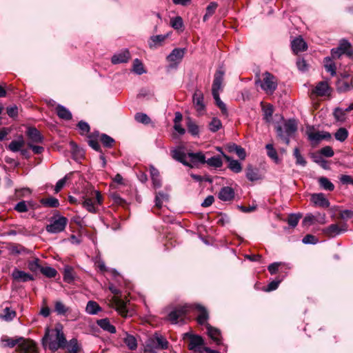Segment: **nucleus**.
I'll return each instance as SVG.
<instances>
[{
  "label": "nucleus",
  "mask_w": 353,
  "mask_h": 353,
  "mask_svg": "<svg viewBox=\"0 0 353 353\" xmlns=\"http://www.w3.org/2000/svg\"><path fill=\"white\" fill-rule=\"evenodd\" d=\"M192 100L197 112H201L205 110L204 97L201 91L196 90L193 94Z\"/></svg>",
  "instance_id": "obj_19"
},
{
  "label": "nucleus",
  "mask_w": 353,
  "mask_h": 353,
  "mask_svg": "<svg viewBox=\"0 0 353 353\" xmlns=\"http://www.w3.org/2000/svg\"><path fill=\"white\" fill-rule=\"evenodd\" d=\"M54 311L58 314L65 315L69 311V308L66 307L61 301H57L54 303Z\"/></svg>",
  "instance_id": "obj_49"
},
{
  "label": "nucleus",
  "mask_w": 353,
  "mask_h": 353,
  "mask_svg": "<svg viewBox=\"0 0 353 353\" xmlns=\"http://www.w3.org/2000/svg\"><path fill=\"white\" fill-rule=\"evenodd\" d=\"M135 120L141 123L149 124L151 122L150 118L145 113L138 112L134 116Z\"/></svg>",
  "instance_id": "obj_56"
},
{
  "label": "nucleus",
  "mask_w": 353,
  "mask_h": 353,
  "mask_svg": "<svg viewBox=\"0 0 353 353\" xmlns=\"http://www.w3.org/2000/svg\"><path fill=\"white\" fill-rule=\"evenodd\" d=\"M67 341L63 327L61 325H57L54 329H47L43 338V345L45 348H48L52 352H55L59 349L66 347Z\"/></svg>",
  "instance_id": "obj_1"
},
{
  "label": "nucleus",
  "mask_w": 353,
  "mask_h": 353,
  "mask_svg": "<svg viewBox=\"0 0 353 353\" xmlns=\"http://www.w3.org/2000/svg\"><path fill=\"white\" fill-rule=\"evenodd\" d=\"M57 116L63 120L69 121L72 118V113L68 109L61 105H58L56 108Z\"/></svg>",
  "instance_id": "obj_31"
},
{
  "label": "nucleus",
  "mask_w": 353,
  "mask_h": 353,
  "mask_svg": "<svg viewBox=\"0 0 353 353\" xmlns=\"http://www.w3.org/2000/svg\"><path fill=\"white\" fill-rule=\"evenodd\" d=\"M1 343L2 346L4 347H13L17 344L19 345V340L17 339H13L8 337H3L1 339Z\"/></svg>",
  "instance_id": "obj_58"
},
{
  "label": "nucleus",
  "mask_w": 353,
  "mask_h": 353,
  "mask_svg": "<svg viewBox=\"0 0 353 353\" xmlns=\"http://www.w3.org/2000/svg\"><path fill=\"white\" fill-rule=\"evenodd\" d=\"M246 177L250 181H255L261 179L259 170L252 165H248L246 168Z\"/></svg>",
  "instance_id": "obj_34"
},
{
  "label": "nucleus",
  "mask_w": 353,
  "mask_h": 353,
  "mask_svg": "<svg viewBox=\"0 0 353 353\" xmlns=\"http://www.w3.org/2000/svg\"><path fill=\"white\" fill-rule=\"evenodd\" d=\"M195 308L198 310L199 314L196 317L197 323L201 325H205L207 327V325H210L208 323L209 319V314L207 311L206 308L201 305H196Z\"/></svg>",
  "instance_id": "obj_17"
},
{
  "label": "nucleus",
  "mask_w": 353,
  "mask_h": 353,
  "mask_svg": "<svg viewBox=\"0 0 353 353\" xmlns=\"http://www.w3.org/2000/svg\"><path fill=\"white\" fill-rule=\"evenodd\" d=\"M224 72L218 70L214 77V81L212 86V94L216 105L220 108L223 114L227 113L225 104L221 100L219 92L222 90V84L223 81Z\"/></svg>",
  "instance_id": "obj_2"
},
{
  "label": "nucleus",
  "mask_w": 353,
  "mask_h": 353,
  "mask_svg": "<svg viewBox=\"0 0 353 353\" xmlns=\"http://www.w3.org/2000/svg\"><path fill=\"white\" fill-rule=\"evenodd\" d=\"M343 54L350 58L353 57V48L351 43L346 39H341L339 46L331 50V55L333 59H338Z\"/></svg>",
  "instance_id": "obj_6"
},
{
  "label": "nucleus",
  "mask_w": 353,
  "mask_h": 353,
  "mask_svg": "<svg viewBox=\"0 0 353 353\" xmlns=\"http://www.w3.org/2000/svg\"><path fill=\"white\" fill-rule=\"evenodd\" d=\"M99 136V133L98 132H93L88 136V145L94 150L97 152H101V146L98 142L97 137Z\"/></svg>",
  "instance_id": "obj_35"
},
{
  "label": "nucleus",
  "mask_w": 353,
  "mask_h": 353,
  "mask_svg": "<svg viewBox=\"0 0 353 353\" xmlns=\"http://www.w3.org/2000/svg\"><path fill=\"white\" fill-rule=\"evenodd\" d=\"M85 311L88 314L94 315L101 311V307L97 302L89 301L87 303Z\"/></svg>",
  "instance_id": "obj_38"
},
{
  "label": "nucleus",
  "mask_w": 353,
  "mask_h": 353,
  "mask_svg": "<svg viewBox=\"0 0 353 353\" xmlns=\"http://www.w3.org/2000/svg\"><path fill=\"white\" fill-rule=\"evenodd\" d=\"M41 272L48 278H54L57 274V271L52 267H42Z\"/></svg>",
  "instance_id": "obj_53"
},
{
  "label": "nucleus",
  "mask_w": 353,
  "mask_h": 353,
  "mask_svg": "<svg viewBox=\"0 0 353 353\" xmlns=\"http://www.w3.org/2000/svg\"><path fill=\"white\" fill-rule=\"evenodd\" d=\"M216 150L219 152H221L222 156L223 157V158L229 163L228 168L232 172H234L235 173H239V172H241L242 166H241V163L238 161L232 159L231 157H230L229 156L226 155L224 152H223L221 151V148L217 147Z\"/></svg>",
  "instance_id": "obj_18"
},
{
  "label": "nucleus",
  "mask_w": 353,
  "mask_h": 353,
  "mask_svg": "<svg viewBox=\"0 0 353 353\" xmlns=\"http://www.w3.org/2000/svg\"><path fill=\"white\" fill-rule=\"evenodd\" d=\"M26 134L32 142L37 143H42L43 138L37 128L32 127L28 128Z\"/></svg>",
  "instance_id": "obj_24"
},
{
  "label": "nucleus",
  "mask_w": 353,
  "mask_h": 353,
  "mask_svg": "<svg viewBox=\"0 0 353 353\" xmlns=\"http://www.w3.org/2000/svg\"><path fill=\"white\" fill-rule=\"evenodd\" d=\"M205 163L215 168H221L223 165V161L220 156H214L209 158L205 160Z\"/></svg>",
  "instance_id": "obj_43"
},
{
  "label": "nucleus",
  "mask_w": 353,
  "mask_h": 353,
  "mask_svg": "<svg viewBox=\"0 0 353 353\" xmlns=\"http://www.w3.org/2000/svg\"><path fill=\"white\" fill-rule=\"evenodd\" d=\"M330 90V86L327 81H320L316 85L314 92L320 97L325 96Z\"/></svg>",
  "instance_id": "obj_28"
},
{
  "label": "nucleus",
  "mask_w": 353,
  "mask_h": 353,
  "mask_svg": "<svg viewBox=\"0 0 353 353\" xmlns=\"http://www.w3.org/2000/svg\"><path fill=\"white\" fill-rule=\"evenodd\" d=\"M168 37L167 34H159L156 36H152L150 39L149 46L150 48H157L162 45L163 42Z\"/></svg>",
  "instance_id": "obj_32"
},
{
  "label": "nucleus",
  "mask_w": 353,
  "mask_h": 353,
  "mask_svg": "<svg viewBox=\"0 0 353 353\" xmlns=\"http://www.w3.org/2000/svg\"><path fill=\"white\" fill-rule=\"evenodd\" d=\"M335 139L339 141H344L348 137V132L344 128H340L334 134Z\"/></svg>",
  "instance_id": "obj_54"
},
{
  "label": "nucleus",
  "mask_w": 353,
  "mask_h": 353,
  "mask_svg": "<svg viewBox=\"0 0 353 353\" xmlns=\"http://www.w3.org/2000/svg\"><path fill=\"white\" fill-rule=\"evenodd\" d=\"M332 59V57H325L323 64L325 70L329 72L332 77H334L336 74V67Z\"/></svg>",
  "instance_id": "obj_29"
},
{
  "label": "nucleus",
  "mask_w": 353,
  "mask_h": 353,
  "mask_svg": "<svg viewBox=\"0 0 353 353\" xmlns=\"http://www.w3.org/2000/svg\"><path fill=\"white\" fill-rule=\"evenodd\" d=\"M301 217V214H290L288 219V225L292 228L296 227Z\"/></svg>",
  "instance_id": "obj_63"
},
{
  "label": "nucleus",
  "mask_w": 353,
  "mask_h": 353,
  "mask_svg": "<svg viewBox=\"0 0 353 353\" xmlns=\"http://www.w3.org/2000/svg\"><path fill=\"white\" fill-rule=\"evenodd\" d=\"M321 188L325 190L332 191L334 189V184L326 177L321 176L318 179Z\"/></svg>",
  "instance_id": "obj_41"
},
{
  "label": "nucleus",
  "mask_w": 353,
  "mask_h": 353,
  "mask_svg": "<svg viewBox=\"0 0 353 353\" xmlns=\"http://www.w3.org/2000/svg\"><path fill=\"white\" fill-rule=\"evenodd\" d=\"M217 8L218 3L216 2H210V4L206 8V12L203 17V21H208V19L214 14Z\"/></svg>",
  "instance_id": "obj_42"
},
{
  "label": "nucleus",
  "mask_w": 353,
  "mask_h": 353,
  "mask_svg": "<svg viewBox=\"0 0 353 353\" xmlns=\"http://www.w3.org/2000/svg\"><path fill=\"white\" fill-rule=\"evenodd\" d=\"M185 50L182 48H174L167 57V61L170 63L171 66L175 67L184 57Z\"/></svg>",
  "instance_id": "obj_14"
},
{
  "label": "nucleus",
  "mask_w": 353,
  "mask_h": 353,
  "mask_svg": "<svg viewBox=\"0 0 353 353\" xmlns=\"http://www.w3.org/2000/svg\"><path fill=\"white\" fill-rule=\"evenodd\" d=\"M188 338L190 340L188 344V348L190 350H193L203 345V338L196 334H192L190 332L183 334V339Z\"/></svg>",
  "instance_id": "obj_12"
},
{
  "label": "nucleus",
  "mask_w": 353,
  "mask_h": 353,
  "mask_svg": "<svg viewBox=\"0 0 353 353\" xmlns=\"http://www.w3.org/2000/svg\"><path fill=\"white\" fill-rule=\"evenodd\" d=\"M172 157L177 161L181 162L185 165L192 168V166L187 161V154L181 150L175 149L172 151Z\"/></svg>",
  "instance_id": "obj_26"
},
{
  "label": "nucleus",
  "mask_w": 353,
  "mask_h": 353,
  "mask_svg": "<svg viewBox=\"0 0 353 353\" xmlns=\"http://www.w3.org/2000/svg\"><path fill=\"white\" fill-rule=\"evenodd\" d=\"M291 48L295 54L307 50V46L305 41L301 37H297L291 42Z\"/></svg>",
  "instance_id": "obj_20"
},
{
  "label": "nucleus",
  "mask_w": 353,
  "mask_h": 353,
  "mask_svg": "<svg viewBox=\"0 0 353 353\" xmlns=\"http://www.w3.org/2000/svg\"><path fill=\"white\" fill-rule=\"evenodd\" d=\"M169 196L168 194L163 192H159L156 194L155 196V205L158 208H161L163 204V201H168Z\"/></svg>",
  "instance_id": "obj_46"
},
{
  "label": "nucleus",
  "mask_w": 353,
  "mask_h": 353,
  "mask_svg": "<svg viewBox=\"0 0 353 353\" xmlns=\"http://www.w3.org/2000/svg\"><path fill=\"white\" fill-rule=\"evenodd\" d=\"M207 332L209 337L213 340L217 345L221 344L222 337L221 331L210 325H207Z\"/></svg>",
  "instance_id": "obj_22"
},
{
  "label": "nucleus",
  "mask_w": 353,
  "mask_h": 353,
  "mask_svg": "<svg viewBox=\"0 0 353 353\" xmlns=\"http://www.w3.org/2000/svg\"><path fill=\"white\" fill-rule=\"evenodd\" d=\"M110 304L121 316L127 317L128 316L126 301L117 296H114L110 300Z\"/></svg>",
  "instance_id": "obj_10"
},
{
  "label": "nucleus",
  "mask_w": 353,
  "mask_h": 353,
  "mask_svg": "<svg viewBox=\"0 0 353 353\" xmlns=\"http://www.w3.org/2000/svg\"><path fill=\"white\" fill-rule=\"evenodd\" d=\"M41 203L46 207L50 208H57L59 205V201L54 197H49L46 199H42Z\"/></svg>",
  "instance_id": "obj_47"
},
{
  "label": "nucleus",
  "mask_w": 353,
  "mask_h": 353,
  "mask_svg": "<svg viewBox=\"0 0 353 353\" xmlns=\"http://www.w3.org/2000/svg\"><path fill=\"white\" fill-rule=\"evenodd\" d=\"M103 197L101 192L98 190H92L85 195L82 205L88 212L95 213L98 205H101Z\"/></svg>",
  "instance_id": "obj_3"
},
{
  "label": "nucleus",
  "mask_w": 353,
  "mask_h": 353,
  "mask_svg": "<svg viewBox=\"0 0 353 353\" xmlns=\"http://www.w3.org/2000/svg\"><path fill=\"white\" fill-rule=\"evenodd\" d=\"M265 148L267 149L268 156L272 159L274 162L277 163L279 161V157L277 154L276 150L274 148L272 144H267L265 145Z\"/></svg>",
  "instance_id": "obj_48"
},
{
  "label": "nucleus",
  "mask_w": 353,
  "mask_h": 353,
  "mask_svg": "<svg viewBox=\"0 0 353 353\" xmlns=\"http://www.w3.org/2000/svg\"><path fill=\"white\" fill-rule=\"evenodd\" d=\"M19 353H38L36 344L31 340H22L17 347Z\"/></svg>",
  "instance_id": "obj_13"
},
{
  "label": "nucleus",
  "mask_w": 353,
  "mask_h": 353,
  "mask_svg": "<svg viewBox=\"0 0 353 353\" xmlns=\"http://www.w3.org/2000/svg\"><path fill=\"white\" fill-rule=\"evenodd\" d=\"M293 155L296 159V165H300L303 167L306 165L307 161H305L304 157L301 154L299 149L298 148H294Z\"/></svg>",
  "instance_id": "obj_50"
},
{
  "label": "nucleus",
  "mask_w": 353,
  "mask_h": 353,
  "mask_svg": "<svg viewBox=\"0 0 353 353\" xmlns=\"http://www.w3.org/2000/svg\"><path fill=\"white\" fill-rule=\"evenodd\" d=\"M39 261V259L37 258L32 261H30L28 263L29 270L32 272H37L39 270L41 272V268H42V267L40 265Z\"/></svg>",
  "instance_id": "obj_57"
},
{
  "label": "nucleus",
  "mask_w": 353,
  "mask_h": 353,
  "mask_svg": "<svg viewBox=\"0 0 353 353\" xmlns=\"http://www.w3.org/2000/svg\"><path fill=\"white\" fill-rule=\"evenodd\" d=\"M12 276L14 280L23 282L34 280L32 275L17 269L14 270Z\"/></svg>",
  "instance_id": "obj_23"
},
{
  "label": "nucleus",
  "mask_w": 353,
  "mask_h": 353,
  "mask_svg": "<svg viewBox=\"0 0 353 353\" xmlns=\"http://www.w3.org/2000/svg\"><path fill=\"white\" fill-rule=\"evenodd\" d=\"M339 216L343 220L353 219V210H345L340 212Z\"/></svg>",
  "instance_id": "obj_64"
},
{
  "label": "nucleus",
  "mask_w": 353,
  "mask_h": 353,
  "mask_svg": "<svg viewBox=\"0 0 353 353\" xmlns=\"http://www.w3.org/2000/svg\"><path fill=\"white\" fill-rule=\"evenodd\" d=\"M277 79L270 72H265L263 74V80L261 83V88L268 94H272L277 88Z\"/></svg>",
  "instance_id": "obj_7"
},
{
  "label": "nucleus",
  "mask_w": 353,
  "mask_h": 353,
  "mask_svg": "<svg viewBox=\"0 0 353 353\" xmlns=\"http://www.w3.org/2000/svg\"><path fill=\"white\" fill-rule=\"evenodd\" d=\"M306 132L309 140L315 143H318L323 139L329 140L331 139L330 133L327 132L316 131L313 126L307 128Z\"/></svg>",
  "instance_id": "obj_9"
},
{
  "label": "nucleus",
  "mask_w": 353,
  "mask_h": 353,
  "mask_svg": "<svg viewBox=\"0 0 353 353\" xmlns=\"http://www.w3.org/2000/svg\"><path fill=\"white\" fill-rule=\"evenodd\" d=\"M336 89L340 92H345L353 90V79L349 82L344 79H339Z\"/></svg>",
  "instance_id": "obj_27"
},
{
  "label": "nucleus",
  "mask_w": 353,
  "mask_h": 353,
  "mask_svg": "<svg viewBox=\"0 0 353 353\" xmlns=\"http://www.w3.org/2000/svg\"><path fill=\"white\" fill-rule=\"evenodd\" d=\"M25 141L22 136H19L17 140L12 141L8 145V149L13 152H19L24 146Z\"/></svg>",
  "instance_id": "obj_33"
},
{
  "label": "nucleus",
  "mask_w": 353,
  "mask_h": 353,
  "mask_svg": "<svg viewBox=\"0 0 353 353\" xmlns=\"http://www.w3.org/2000/svg\"><path fill=\"white\" fill-rule=\"evenodd\" d=\"M16 316V312L9 307H5L0 314V319L5 321H10Z\"/></svg>",
  "instance_id": "obj_36"
},
{
  "label": "nucleus",
  "mask_w": 353,
  "mask_h": 353,
  "mask_svg": "<svg viewBox=\"0 0 353 353\" xmlns=\"http://www.w3.org/2000/svg\"><path fill=\"white\" fill-rule=\"evenodd\" d=\"M347 230V225L345 223L339 226L338 224H331L328 227L323 230V233L329 237H334L340 234L341 232Z\"/></svg>",
  "instance_id": "obj_11"
},
{
  "label": "nucleus",
  "mask_w": 353,
  "mask_h": 353,
  "mask_svg": "<svg viewBox=\"0 0 353 353\" xmlns=\"http://www.w3.org/2000/svg\"><path fill=\"white\" fill-rule=\"evenodd\" d=\"M170 24L171 26L175 30L181 29L183 26V19L181 17L177 16L171 19Z\"/></svg>",
  "instance_id": "obj_61"
},
{
  "label": "nucleus",
  "mask_w": 353,
  "mask_h": 353,
  "mask_svg": "<svg viewBox=\"0 0 353 353\" xmlns=\"http://www.w3.org/2000/svg\"><path fill=\"white\" fill-rule=\"evenodd\" d=\"M290 268L288 264L282 262H275L271 263L268 267V270L271 274H275L279 270L290 269Z\"/></svg>",
  "instance_id": "obj_37"
},
{
  "label": "nucleus",
  "mask_w": 353,
  "mask_h": 353,
  "mask_svg": "<svg viewBox=\"0 0 353 353\" xmlns=\"http://www.w3.org/2000/svg\"><path fill=\"white\" fill-rule=\"evenodd\" d=\"M80 346L77 339L73 338L69 341L67 353H79Z\"/></svg>",
  "instance_id": "obj_45"
},
{
  "label": "nucleus",
  "mask_w": 353,
  "mask_h": 353,
  "mask_svg": "<svg viewBox=\"0 0 353 353\" xmlns=\"http://www.w3.org/2000/svg\"><path fill=\"white\" fill-rule=\"evenodd\" d=\"M191 309L192 306L189 305L179 306L170 312L168 320L172 323L176 324L179 322V320H182Z\"/></svg>",
  "instance_id": "obj_8"
},
{
  "label": "nucleus",
  "mask_w": 353,
  "mask_h": 353,
  "mask_svg": "<svg viewBox=\"0 0 353 353\" xmlns=\"http://www.w3.org/2000/svg\"><path fill=\"white\" fill-rule=\"evenodd\" d=\"M77 127L80 130V134L81 135H85L90 132V125L87 122L84 121H80L77 124Z\"/></svg>",
  "instance_id": "obj_62"
},
{
  "label": "nucleus",
  "mask_w": 353,
  "mask_h": 353,
  "mask_svg": "<svg viewBox=\"0 0 353 353\" xmlns=\"http://www.w3.org/2000/svg\"><path fill=\"white\" fill-rule=\"evenodd\" d=\"M234 190L228 186L222 188L219 193V198L224 201H231L234 199Z\"/></svg>",
  "instance_id": "obj_25"
},
{
  "label": "nucleus",
  "mask_w": 353,
  "mask_h": 353,
  "mask_svg": "<svg viewBox=\"0 0 353 353\" xmlns=\"http://www.w3.org/2000/svg\"><path fill=\"white\" fill-rule=\"evenodd\" d=\"M97 325L103 330L107 331L111 334L116 333V327L112 325L108 319H102L97 321Z\"/></svg>",
  "instance_id": "obj_30"
},
{
  "label": "nucleus",
  "mask_w": 353,
  "mask_h": 353,
  "mask_svg": "<svg viewBox=\"0 0 353 353\" xmlns=\"http://www.w3.org/2000/svg\"><path fill=\"white\" fill-rule=\"evenodd\" d=\"M297 130V124L295 120L290 119L285 121L283 125H278L276 127V131L279 137H280L286 144L290 143V137L292 136Z\"/></svg>",
  "instance_id": "obj_4"
},
{
  "label": "nucleus",
  "mask_w": 353,
  "mask_h": 353,
  "mask_svg": "<svg viewBox=\"0 0 353 353\" xmlns=\"http://www.w3.org/2000/svg\"><path fill=\"white\" fill-rule=\"evenodd\" d=\"M130 58V52L128 51V50L125 49L122 50L119 53L114 54L111 59V61L113 64L126 63L128 61Z\"/></svg>",
  "instance_id": "obj_21"
},
{
  "label": "nucleus",
  "mask_w": 353,
  "mask_h": 353,
  "mask_svg": "<svg viewBox=\"0 0 353 353\" xmlns=\"http://www.w3.org/2000/svg\"><path fill=\"white\" fill-rule=\"evenodd\" d=\"M133 71L137 74H142L145 72L143 65L139 59H136L134 61Z\"/></svg>",
  "instance_id": "obj_55"
},
{
  "label": "nucleus",
  "mask_w": 353,
  "mask_h": 353,
  "mask_svg": "<svg viewBox=\"0 0 353 353\" xmlns=\"http://www.w3.org/2000/svg\"><path fill=\"white\" fill-rule=\"evenodd\" d=\"M147 346L152 348L165 350L168 347V342L163 336L157 335L149 340Z\"/></svg>",
  "instance_id": "obj_15"
},
{
  "label": "nucleus",
  "mask_w": 353,
  "mask_h": 353,
  "mask_svg": "<svg viewBox=\"0 0 353 353\" xmlns=\"http://www.w3.org/2000/svg\"><path fill=\"white\" fill-rule=\"evenodd\" d=\"M100 141L103 145L107 148H111L114 143V140L106 134H102L101 135Z\"/></svg>",
  "instance_id": "obj_59"
},
{
  "label": "nucleus",
  "mask_w": 353,
  "mask_h": 353,
  "mask_svg": "<svg viewBox=\"0 0 353 353\" xmlns=\"http://www.w3.org/2000/svg\"><path fill=\"white\" fill-rule=\"evenodd\" d=\"M222 127V123L220 119L214 117L209 123V129L212 132H216Z\"/></svg>",
  "instance_id": "obj_51"
},
{
  "label": "nucleus",
  "mask_w": 353,
  "mask_h": 353,
  "mask_svg": "<svg viewBox=\"0 0 353 353\" xmlns=\"http://www.w3.org/2000/svg\"><path fill=\"white\" fill-rule=\"evenodd\" d=\"M63 280L68 283L74 281L73 269L70 266H66L63 272Z\"/></svg>",
  "instance_id": "obj_52"
},
{
  "label": "nucleus",
  "mask_w": 353,
  "mask_h": 353,
  "mask_svg": "<svg viewBox=\"0 0 353 353\" xmlns=\"http://www.w3.org/2000/svg\"><path fill=\"white\" fill-rule=\"evenodd\" d=\"M150 173L154 187L155 188H160L161 186V180L160 179V174L159 171L157 169L152 168L150 171Z\"/></svg>",
  "instance_id": "obj_44"
},
{
  "label": "nucleus",
  "mask_w": 353,
  "mask_h": 353,
  "mask_svg": "<svg viewBox=\"0 0 353 353\" xmlns=\"http://www.w3.org/2000/svg\"><path fill=\"white\" fill-rule=\"evenodd\" d=\"M188 156L190 158V161L193 163H205V157L202 152H188Z\"/></svg>",
  "instance_id": "obj_40"
},
{
  "label": "nucleus",
  "mask_w": 353,
  "mask_h": 353,
  "mask_svg": "<svg viewBox=\"0 0 353 353\" xmlns=\"http://www.w3.org/2000/svg\"><path fill=\"white\" fill-rule=\"evenodd\" d=\"M68 220L63 216H53L50 219V223L46 226V230L50 234H58L63 232Z\"/></svg>",
  "instance_id": "obj_5"
},
{
  "label": "nucleus",
  "mask_w": 353,
  "mask_h": 353,
  "mask_svg": "<svg viewBox=\"0 0 353 353\" xmlns=\"http://www.w3.org/2000/svg\"><path fill=\"white\" fill-rule=\"evenodd\" d=\"M187 127L188 132L193 136L199 134V126L190 119L187 122Z\"/></svg>",
  "instance_id": "obj_60"
},
{
  "label": "nucleus",
  "mask_w": 353,
  "mask_h": 353,
  "mask_svg": "<svg viewBox=\"0 0 353 353\" xmlns=\"http://www.w3.org/2000/svg\"><path fill=\"white\" fill-rule=\"evenodd\" d=\"M123 342L130 350H135L137 348V339L131 334H126L125 337L123 339Z\"/></svg>",
  "instance_id": "obj_39"
},
{
  "label": "nucleus",
  "mask_w": 353,
  "mask_h": 353,
  "mask_svg": "<svg viewBox=\"0 0 353 353\" xmlns=\"http://www.w3.org/2000/svg\"><path fill=\"white\" fill-rule=\"evenodd\" d=\"M311 201L315 206L327 208L330 206V202L323 193H314L311 195Z\"/></svg>",
  "instance_id": "obj_16"
}]
</instances>
